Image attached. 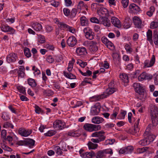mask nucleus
<instances>
[{
    "label": "nucleus",
    "instance_id": "nucleus-1",
    "mask_svg": "<svg viewBox=\"0 0 158 158\" xmlns=\"http://www.w3.org/2000/svg\"><path fill=\"white\" fill-rule=\"evenodd\" d=\"M149 108L153 125L156 126L158 124V108L155 105L150 104Z\"/></svg>",
    "mask_w": 158,
    "mask_h": 158
},
{
    "label": "nucleus",
    "instance_id": "nucleus-64",
    "mask_svg": "<svg viewBox=\"0 0 158 158\" xmlns=\"http://www.w3.org/2000/svg\"><path fill=\"white\" fill-rule=\"evenodd\" d=\"M47 60L48 63H52L54 61V59L53 58L52 56L49 55L47 57Z\"/></svg>",
    "mask_w": 158,
    "mask_h": 158
},
{
    "label": "nucleus",
    "instance_id": "nucleus-38",
    "mask_svg": "<svg viewBox=\"0 0 158 158\" xmlns=\"http://www.w3.org/2000/svg\"><path fill=\"white\" fill-rule=\"evenodd\" d=\"M27 82L28 84L32 87H35L36 85V83L34 79L29 78Z\"/></svg>",
    "mask_w": 158,
    "mask_h": 158
},
{
    "label": "nucleus",
    "instance_id": "nucleus-48",
    "mask_svg": "<svg viewBox=\"0 0 158 158\" xmlns=\"http://www.w3.org/2000/svg\"><path fill=\"white\" fill-rule=\"evenodd\" d=\"M91 80V79L90 78H85L84 81L81 83V85L83 86L85 85L86 83L92 85V83L90 81Z\"/></svg>",
    "mask_w": 158,
    "mask_h": 158
},
{
    "label": "nucleus",
    "instance_id": "nucleus-4",
    "mask_svg": "<svg viewBox=\"0 0 158 158\" xmlns=\"http://www.w3.org/2000/svg\"><path fill=\"white\" fill-rule=\"evenodd\" d=\"M83 127L85 130L89 132L96 131L101 130V127L100 125L87 123L84 125Z\"/></svg>",
    "mask_w": 158,
    "mask_h": 158
},
{
    "label": "nucleus",
    "instance_id": "nucleus-12",
    "mask_svg": "<svg viewBox=\"0 0 158 158\" xmlns=\"http://www.w3.org/2000/svg\"><path fill=\"white\" fill-rule=\"evenodd\" d=\"M133 21L135 27L139 29L142 28V21L139 17L134 16L133 18Z\"/></svg>",
    "mask_w": 158,
    "mask_h": 158
},
{
    "label": "nucleus",
    "instance_id": "nucleus-43",
    "mask_svg": "<svg viewBox=\"0 0 158 158\" xmlns=\"http://www.w3.org/2000/svg\"><path fill=\"white\" fill-rule=\"evenodd\" d=\"M140 119L138 118L135 122L134 126V131L135 133L139 131V129L138 128V126L139 124Z\"/></svg>",
    "mask_w": 158,
    "mask_h": 158
},
{
    "label": "nucleus",
    "instance_id": "nucleus-3",
    "mask_svg": "<svg viewBox=\"0 0 158 158\" xmlns=\"http://www.w3.org/2000/svg\"><path fill=\"white\" fill-rule=\"evenodd\" d=\"M57 24L58 27L63 30L69 31L73 33L75 32V29L73 27L69 26L63 22L58 21Z\"/></svg>",
    "mask_w": 158,
    "mask_h": 158
},
{
    "label": "nucleus",
    "instance_id": "nucleus-62",
    "mask_svg": "<svg viewBox=\"0 0 158 158\" xmlns=\"http://www.w3.org/2000/svg\"><path fill=\"white\" fill-rule=\"evenodd\" d=\"M45 29L46 32L49 33L53 30V28L52 26L47 25L45 26Z\"/></svg>",
    "mask_w": 158,
    "mask_h": 158
},
{
    "label": "nucleus",
    "instance_id": "nucleus-29",
    "mask_svg": "<svg viewBox=\"0 0 158 158\" xmlns=\"http://www.w3.org/2000/svg\"><path fill=\"white\" fill-rule=\"evenodd\" d=\"M131 24V20L129 18L125 19V22L123 23V27L125 29H127L130 28Z\"/></svg>",
    "mask_w": 158,
    "mask_h": 158
},
{
    "label": "nucleus",
    "instance_id": "nucleus-14",
    "mask_svg": "<svg viewBox=\"0 0 158 158\" xmlns=\"http://www.w3.org/2000/svg\"><path fill=\"white\" fill-rule=\"evenodd\" d=\"M1 30L2 31L5 32H9L12 34H14L15 31V30L13 28L7 25H2L1 27Z\"/></svg>",
    "mask_w": 158,
    "mask_h": 158
},
{
    "label": "nucleus",
    "instance_id": "nucleus-53",
    "mask_svg": "<svg viewBox=\"0 0 158 158\" xmlns=\"http://www.w3.org/2000/svg\"><path fill=\"white\" fill-rule=\"evenodd\" d=\"M158 27V23L157 22L153 21L151 23L150 27L151 29H155Z\"/></svg>",
    "mask_w": 158,
    "mask_h": 158
},
{
    "label": "nucleus",
    "instance_id": "nucleus-49",
    "mask_svg": "<svg viewBox=\"0 0 158 158\" xmlns=\"http://www.w3.org/2000/svg\"><path fill=\"white\" fill-rule=\"evenodd\" d=\"M35 111L36 113L40 114V113H44L43 111L37 105H35Z\"/></svg>",
    "mask_w": 158,
    "mask_h": 158
},
{
    "label": "nucleus",
    "instance_id": "nucleus-21",
    "mask_svg": "<svg viewBox=\"0 0 158 158\" xmlns=\"http://www.w3.org/2000/svg\"><path fill=\"white\" fill-rule=\"evenodd\" d=\"M98 13L101 16V17L108 16V10L104 7H101L99 10H98Z\"/></svg>",
    "mask_w": 158,
    "mask_h": 158
},
{
    "label": "nucleus",
    "instance_id": "nucleus-19",
    "mask_svg": "<svg viewBox=\"0 0 158 158\" xmlns=\"http://www.w3.org/2000/svg\"><path fill=\"white\" fill-rule=\"evenodd\" d=\"M81 132L79 130L75 131L73 130L65 134L64 135L73 137H77L81 135Z\"/></svg>",
    "mask_w": 158,
    "mask_h": 158
},
{
    "label": "nucleus",
    "instance_id": "nucleus-6",
    "mask_svg": "<svg viewBox=\"0 0 158 158\" xmlns=\"http://www.w3.org/2000/svg\"><path fill=\"white\" fill-rule=\"evenodd\" d=\"M66 124L64 122L62 121L57 119L53 123V127L57 130H61L65 128Z\"/></svg>",
    "mask_w": 158,
    "mask_h": 158
},
{
    "label": "nucleus",
    "instance_id": "nucleus-56",
    "mask_svg": "<svg viewBox=\"0 0 158 158\" xmlns=\"http://www.w3.org/2000/svg\"><path fill=\"white\" fill-rule=\"evenodd\" d=\"M125 148L126 151V154L131 153L133 150V148L131 146H128Z\"/></svg>",
    "mask_w": 158,
    "mask_h": 158
},
{
    "label": "nucleus",
    "instance_id": "nucleus-24",
    "mask_svg": "<svg viewBox=\"0 0 158 158\" xmlns=\"http://www.w3.org/2000/svg\"><path fill=\"white\" fill-rule=\"evenodd\" d=\"M31 27L35 31H40L42 28V25L38 22L32 23H31Z\"/></svg>",
    "mask_w": 158,
    "mask_h": 158
},
{
    "label": "nucleus",
    "instance_id": "nucleus-2",
    "mask_svg": "<svg viewBox=\"0 0 158 158\" xmlns=\"http://www.w3.org/2000/svg\"><path fill=\"white\" fill-rule=\"evenodd\" d=\"M117 90V89L115 88H108L106 89V91L101 95L98 96H95L93 97L92 98L96 101H98L100 99L107 97L116 91Z\"/></svg>",
    "mask_w": 158,
    "mask_h": 158
},
{
    "label": "nucleus",
    "instance_id": "nucleus-31",
    "mask_svg": "<svg viewBox=\"0 0 158 158\" xmlns=\"http://www.w3.org/2000/svg\"><path fill=\"white\" fill-rule=\"evenodd\" d=\"M78 8L80 9H83L88 10V6L87 5L85 4V3L82 1L79 2L77 5Z\"/></svg>",
    "mask_w": 158,
    "mask_h": 158
},
{
    "label": "nucleus",
    "instance_id": "nucleus-58",
    "mask_svg": "<svg viewBox=\"0 0 158 158\" xmlns=\"http://www.w3.org/2000/svg\"><path fill=\"white\" fill-rule=\"evenodd\" d=\"M121 3L123 8H126L128 6L129 3L128 0H122Z\"/></svg>",
    "mask_w": 158,
    "mask_h": 158
},
{
    "label": "nucleus",
    "instance_id": "nucleus-61",
    "mask_svg": "<svg viewBox=\"0 0 158 158\" xmlns=\"http://www.w3.org/2000/svg\"><path fill=\"white\" fill-rule=\"evenodd\" d=\"M63 11L64 14L66 16H68L70 14V10L68 8H64Z\"/></svg>",
    "mask_w": 158,
    "mask_h": 158
},
{
    "label": "nucleus",
    "instance_id": "nucleus-7",
    "mask_svg": "<svg viewBox=\"0 0 158 158\" xmlns=\"http://www.w3.org/2000/svg\"><path fill=\"white\" fill-rule=\"evenodd\" d=\"M79 152L80 156L82 158H92L93 156H95V153L92 151L89 152H84V150L81 149Z\"/></svg>",
    "mask_w": 158,
    "mask_h": 158
},
{
    "label": "nucleus",
    "instance_id": "nucleus-9",
    "mask_svg": "<svg viewBox=\"0 0 158 158\" xmlns=\"http://www.w3.org/2000/svg\"><path fill=\"white\" fill-rule=\"evenodd\" d=\"M105 134V132L104 131H100L93 133L91 135V136L97 137V138L101 139V141H104L106 138Z\"/></svg>",
    "mask_w": 158,
    "mask_h": 158
},
{
    "label": "nucleus",
    "instance_id": "nucleus-17",
    "mask_svg": "<svg viewBox=\"0 0 158 158\" xmlns=\"http://www.w3.org/2000/svg\"><path fill=\"white\" fill-rule=\"evenodd\" d=\"M98 44L96 42L91 41L89 43V48L90 51L93 52H96L98 50Z\"/></svg>",
    "mask_w": 158,
    "mask_h": 158
},
{
    "label": "nucleus",
    "instance_id": "nucleus-37",
    "mask_svg": "<svg viewBox=\"0 0 158 158\" xmlns=\"http://www.w3.org/2000/svg\"><path fill=\"white\" fill-rule=\"evenodd\" d=\"M87 145L89 149H95L97 148L98 147L97 144L94 143L90 141L88 143Z\"/></svg>",
    "mask_w": 158,
    "mask_h": 158
},
{
    "label": "nucleus",
    "instance_id": "nucleus-11",
    "mask_svg": "<svg viewBox=\"0 0 158 158\" xmlns=\"http://www.w3.org/2000/svg\"><path fill=\"white\" fill-rule=\"evenodd\" d=\"M32 132L31 130H27L24 128H20L18 130L19 134L24 137L28 136L32 133Z\"/></svg>",
    "mask_w": 158,
    "mask_h": 158
},
{
    "label": "nucleus",
    "instance_id": "nucleus-60",
    "mask_svg": "<svg viewBox=\"0 0 158 158\" xmlns=\"http://www.w3.org/2000/svg\"><path fill=\"white\" fill-rule=\"evenodd\" d=\"M45 47L46 48L52 51H53L55 48V47L53 45L49 44H46L45 45Z\"/></svg>",
    "mask_w": 158,
    "mask_h": 158
},
{
    "label": "nucleus",
    "instance_id": "nucleus-30",
    "mask_svg": "<svg viewBox=\"0 0 158 158\" xmlns=\"http://www.w3.org/2000/svg\"><path fill=\"white\" fill-rule=\"evenodd\" d=\"M152 31L150 30H148L147 32V40L151 44L153 43L152 39Z\"/></svg>",
    "mask_w": 158,
    "mask_h": 158
},
{
    "label": "nucleus",
    "instance_id": "nucleus-44",
    "mask_svg": "<svg viewBox=\"0 0 158 158\" xmlns=\"http://www.w3.org/2000/svg\"><path fill=\"white\" fill-rule=\"evenodd\" d=\"M1 117L5 121H7L10 118L9 115L6 112L2 113Z\"/></svg>",
    "mask_w": 158,
    "mask_h": 158
},
{
    "label": "nucleus",
    "instance_id": "nucleus-57",
    "mask_svg": "<svg viewBox=\"0 0 158 158\" xmlns=\"http://www.w3.org/2000/svg\"><path fill=\"white\" fill-rule=\"evenodd\" d=\"M115 141V140L114 139H109L106 140L105 143V144L107 145L108 144H112Z\"/></svg>",
    "mask_w": 158,
    "mask_h": 158
},
{
    "label": "nucleus",
    "instance_id": "nucleus-25",
    "mask_svg": "<svg viewBox=\"0 0 158 158\" xmlns=\"http://www.w3.org/2000/svg\"><path fill=\"white\" fill-rule=\"evenodd\" d=\"M104 121V119L99 116L94 117L92 119V122L94 124H99L102 123Z\"/></svg>",
    "mask_w": 158,
    "mask_h": 158
},
{
    "label": "nucleus",
    "instance_id": "nucleus-13",
    "mask_svg": "<svg viewBox=\"0 0 158 158\" xmlns=\"http://www.w3.org/2000/svg\"><path fill=\"white\" fill-rule=\"evenodd\" d=\"M155 62V56L153 55L150 61L149 60H146L144 62V67L149 68L153 66Z\"/></svg>",
    "mask_w": 158,
    "mask_h": 158
},
{
    "label": "nucleus",
    "instance_id": "nucleus-28",
    "mask_svg": "<svg viewBox=\"0 0 158 158\" xmlns=\"http://www.w3.org/2000/svg\"><path fill=\"white\" fill-rule=\"evenodd\" d=\"M26 146H29L30 148H32L35 145V141L31 139H27L25 140Z\"/></svg>",
    "mask_w": 158,
    "mask_h": 158
},
{
    "label": "nucleus",
    "instance_id": "nucleus-50",
    "mask_svg": "<svg viewBox=\"0 0 158 158\" xmlns=\"http://www.w3.org/2000/svg\"><path fill=\"white\" fill-rule=\"evenodd\" d=\"M77 64H79L80 66L82 68H84L87 65V63L86 62L83 61L81 60H79L77 62Z\"/></svg>",
    "mask_w": 158,
    "mask_h": 158
},
{
    "label": "nucleus",
    "instance_id": "nucleus-45",
    "mask_svg": "<svg viewBox=\"0 0 158 158\" xmlns=\"http://www.w3.org/2000/svg\"><path fill=\"white\" fill-rule=\"evenodd\" d=\"M105 45L111 50H113L114 49L115 47L113 44L110 41H109Z\"/></svg>",
    "mask_w": 158,
    "mask_h": 158
},
{
    "label": "nucleus",
    "instance_id": "nucleus-51",
    "mask_svg": "<svg viewBox=\"0 0 158 158\" xmlns=\"http://www.w3.org/2000/svg\"><path fill=\"white\" fill-rule=\"evenodd\" d=\"M148 142H147V140H146L145 137H144V139L141 140L139 141V143L140 145H141L143 146H144L148 145Z\"/></svg>",
    "mask_w": 158,
    "mask_h": 158
},
{
    "label": "nucleus",
    "instance_id": "nucleus-20",
    "mask_svg": "<svg viewBox=\"0 0 158 158\" xmlns=\"http://www.w3.org/2000/svg\"><path fill=\"white\" fill-rule=\"evenodd\" d=\"M111 21L112 24L115 27L120 28L121 26L120 21L119 19L115 17H113L111 19Z\"/></svg>",
    "mask_w": 158,
    "mask_h": 158
},
{
    "label": "nucleus",
    "instance_id": "nucleus-42",
    "mask_svg": "<svg viewBox=\"0 0 158 158\" xmlns=\"http://www.w3.org/2000/svg\"><path fill=\"white\" fill-rule=\"evenodd\" d=\"M59 145H60V147L62 151L65 152L67 151V148L68 146H67L65 142L61 141L59 143Z\"/></svg>",
    "mask_w": 158,
    "mask_h": 158
},
{
    "label": "nucleus",
    "instance_id": "nucleus-55",
    "mask_svg": "<svg viewBox=\"0 0 158 158\" xmlns=\"http://www.w3.org/2000/svg\"><path fill=\"white\" fill-rule=\"evenodd\" d=\"M85 37L87 39L89 40H92L94 38L93 35L92 33L89 32H86Z\"/></svg>",
    "mask_w": 158,
    "mask_h": 158
},
{
    "label": "nucleus",
    "instance_id": "nucleus-36",
    "mask_svg": "<svg viewBox=\"0 0 158 158\" xmlns=\"http://www.w3.org/2000/svg\"><path fill=\"white\" fill-rule=\"evenodd\" d=\"M38 39V41L40 44H43L45 42V39L44 36L41 34H37Z\"/></svg>",
    "mask_w": 158,
    "mask_h": 158
},
{
    "label": "nucleus",
    "instance_id": "nucleus-63",
    "mask_svg": "<svg viewBox=\"0 0 158 158\" xmlns=\"http://www.w3.org/2000/svg\"><path fill=\"white\" fill-rule=\"evenodd\" d=\"M90 21L93 23H99V20L96 17H93L90 19Z\"/></svg>",
    "mask_w": 158,
    "mask_h": 158
},
{
    "label": "nucleus",
    "instance_id": "nucleus-59",
    "mask_svg": "<svg viewBox=\"0 0 158 158\" xmlns=\"http://www.w3.org/2000/svg\"><path fill=\"white\" fill-rule=\"evenodd\" d=\"M44 94L46 96H50L53 94V92L50 90H44L43 92Z\"/></svg>",
    "mask_w": 158,
    "mask_h": 158
},
{
    "label": "nucleus",
    "instance_id": "nucleus-52",
    "mask_svg": "<svg viewBox=\"0 0 158 158\" xmlns=\"http://www.w3.org/2000/svg\"><path fill=\"white\" fill-rule=\"evenodd\" d=\"M126 114V112L125 111H122L120 113L118 116V118L120 119H124Z\"/></svg>",
    "mask_w": 158,
    "mask_h": 158
},
{
    "label": "nucleus",
    "instance_id": "nucleus-23",
    "mask_svg": "<svg viewBox=\"0 0 158 158\" xmlns=\"http://www.w3.org/2000/svg\"><path fill=\"white\" fill-rule=\"evenodd\" d=\"M19 69H16L15 70L17 71L19 77L21 78L23 77L25 75L24 72L25 68L24 66L20 65L19 67Z\"/></svg>",
    "mask_w": 158,
    "mask_h": 158
},
{
    "label": "nucleus",
    "instance_id": "nucleus-54",
    "mask_svg": "<svg viewBox=\"0 0 158 158\" xmlns=\"http://www.w3.org/2000/svg\"><path fill=\"white\" fill-rule=\"evenodd\" d=\"M145 72H143L138 77V79L139 81H142L145 80Z\"/></svg>",
    "mask_w": 158,
    "mask_h": 158
},
{
    "label": "nucleus",
    "instance_id": "nucleus-18",
    "mask_svg": "<svg viewBox=\"0 0 158 158\" xmlns=\"http://www.w3.org/2000/svg\"><path fill=\"white\" fill-rule=\"evenodd\" d=\"M68 45L70 47H73L77 43V40L74 36H71L69 37L67 41Z\"/></svg>",
    "mask_w": 158,
    "mask_h": 158
},
{
    "label": "nucleus",
    "instance_id": "nucleus-47",
    "mask_svg": "<svg viewBox=\"0 0 158 158\" xmlns=\"http://www.w3.org/2000/svg\"><path fill=\"white\" fill-rule=\"evenodd\" d=\"M125 48L127 52L131 53L132 52V48H131L130 45L128 44H126L125 45Z\"/></svg>",
    "mask_w": 158,
    "mask_h": 158
},
{
    "label": "nucleus",
    "instance_id": "nucleus-22",
    "mask_svg": "<svg viewBox=\"0 0 158 158\" xmlns=\"http://www.w3.org/2000/svg\"><path fill=\"white\" fill-rule=\"evenodd\" d=\"M100 21L101 24H103L106 27H109L110 25V20L106 17H101Z\"/></svg>",
    "mask_w": 158,
    "mask_h": 158
},
{
    "label": "nucleus",
    "instance_id": "nucleus-40",
    "mask_svg": "<svg viewBox=\"0 0 158 158\" xmlns=\"http://www.w3.org/2000/svg\"><path fill=\"white\" fill-rule=\"evenodd\" d=\"M54 149L56 153L58 155H61L63 154L62 152L60 147L58 146H55L54 147Z\"/></svg>",
    "mask_w": 158,
    "mask_h": 158
},
{
    "label": "nucleus",
    "instance_id": "nucleus-46",
    "mask_svg": "<svg viewBox=\"0 0 158 158\" xmlns=\"http://www.w3.org/2000/svg\"><path fill=\"white\" fill-rule=\"evenodd\" d=\"M56 133V132L54 130H50L48 131L46 133L44 134L45 136H51L54 135Z\"/></svg>",
    "mask_w": 158,
    "mask_h": 158
},
{
    "label": "nucleus",
    "instance_id": "nucleus-39",
    "mask_svg": "<svg viewBox=\"0 0 158 158\" xmlns=\"http://www.w3.org/2000/svg\"><path fill=\"white\" fill-rule=\"evenodd\" d=\"M24 52L25 55L27 57L29 58L31 56V53L29 48H25L24 49Z\"/></svg>",
    "mask_w": 158,
    "mask_h": 158
},
{
    "label": "nucleus",
    "instance_id": "nucleus-16",
    "mask_svg": "<svg viewBox=\"0 0 158 158\" xmlns=\"http://www.w3.org/2000/svg\"><path fill=\"white\" fill-rule=\"evenodd\" d=\"M101 107L99 105H95L92 107L90 111V114L92 115H97L100 112Z\"/></svg>",
    "mask_w": 158,
    "mask_h": 158
},
{
    "label": "nucleus",
    "instance_id": "nucleus-27",
    "mask_svg": "<svg viewBox=\"0 0 158 158\" xmlns=\"http://www.w3.org/2000/svg\"><path fill=\"white\" fill-rule=\"evenodd\" d=\"M76 52L77 54L80 56L85 55L87 53L86 48L83 47L77 48Z\"/></svg>",
    "mask_w": 158,
    "mask_h": 158
},
{
    "label": "nucleus",
    "instance_id": "nucleus-15",
    "mask_svg": "<svg viewBox=\"0 0 158 158\" xmlns=\"http://www.w3.org/2000/svg\"><path fill=\"white\" fill-rule=\"evenodd\" d=\"M73 68H68V70L69 72L65 71L63 72V75L66 77L71 79H74L76 78V76L71 73L72 71Z\"/></svg>",
    "mask_w": 158,
    "mask_h": 158
},
{
    "label": "nucleus",
    "instance_id": "nucleus-34",
    "mask_svg": "<svg viewBox=\"0 0 158 158\" xmlns=\"http://www.w3.org/2000/svg\"><path fill=\"white\" fill-rule=\"evenodd\" d=\"M81 23L82 26H87L88 23V21L85 16H82L80 18Z\"/></svg>",
    "mask_w": 158,
    "mask_h": 158
},
{
    "label": "nucleus",
    "instance_id": "nucleus-41",
    "mask_svg": "<svg viewBox=\"0 0 158 158\" xmlns=\"http://www.w3.org/2000/svg\"><path fill=\"white\" fill-rule=\"evenodd\" d=\"M3 127L4 128L8 129H13L14 127L13 125L11 123L8 122L4 123Z\"/></svg>",
    "mask_w": 158,
    "mask_h": 158
},
{
    "label": "nucleus",
    "instance_id": "nucleus-26",
    "mask_svg": "<svg viewBox=\"0 0 158 158\" xmlns=\"http://www.w3.org/2000/svg\"><path fill=\"white\" fill-rule=\"evenodd\" d=\"M129 8L131 11L135 13H136L140 10L139 7L134 3L130 5Z\"/></svg>",
    "mask_w": 158,
    "mask_h": 158
},
{
    "label": "nucleus",
    "instance_id": "nucleus-35",
    "mask_svg": "<svg viewBox=\"0 0 158 158\" xmlns=\"http://www.w3.org/2000/svg\"><path fill=\"white\" fill-rule=\"evenodd\" d=\"M153 40L155 44L158 46V32L156 31H154Z\"/></svg>",
    "mask_w": 158,
    "mask_h": 158
},
{
    "label": "nucleus",
    "instance_id": "nucleus-8",
    "mask_svg": "<svg viewBox=\"0 0 158 158\" xmlns=\"http://www.w3.org/2000/svg\"><path fill=\"white\" fill-rule=\"evenodd\" d=\"M135 91L140 95H143L145 91V90L142 85L139 83H134L133 84Z\"/></svg>",
    "mask_w": 158,
    "mask_h": 158
},
{
    "label": "nucleus",
    "instance_id": "nucleus-10",
    "mask_svg": "<svg viewBox=\"0 0 158 158\" xmlns=\"http://www.w3.org/2000/svg\"><path fill=\"white\" fill-rule=\"evenodd\" d=\"M18 56L16 54L12 53H10L6 57V60L9 63L15 62L17 59Z\"/></svg>",
    "mask_w": 158,
    "mask_h": 158
},
{
    "label": "nucleus",
    "instance_id": "nucleus-5",
    "mask_svg": "<svg viewBox=\"0 0 158 158\" xmlns=\"http://www.w3.org/2000/svg\"><path fill=\"white\" fill-rule=\"evenodd\" d=\"M150 128L148 127L143 134L146 139L148 142V144L152 142L156 138V136L154 135L150 134Z\"/></svg>",
    "mask_w": 158,
    "mask_h": 158
},
{
    "label": "nucleus",
    "instance_id": "nucleus-33",
    "mask_svg": "<svg viewBox=\"0 0 158 158\" xmlns=\"http://www.w3.org/2000/svg\"><path fill=\"white\" fill-rule=\"evenodd\" d=\"M95 156L96 158H104L106 155L104 153V150H100L96 154L95 153Z\"/></svg>",
    "mask_w": 158,
    "mask_h": 158
},
{
    "label": "nucleus",
    "instance_id": "nucleus-32",
    "mask_svg": "<svg viewBox=\"0 0 158 158\" xmlns=\"http://www.w3.org/2000/svg\"><path fill=\"white\" fill-rule=\"evenodd\" d=\"M120 78L122 81L125 83H127L129 81L128 76L126 73H122V74H120Z\"/></svg>",
    "mask_w": 158,
    "mask_h": 158
}]
</instances>
